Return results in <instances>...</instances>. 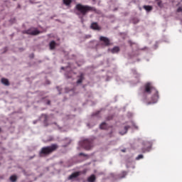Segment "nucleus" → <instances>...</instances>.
<instances>
[{"label": "nucleus", "instance_id": "nucleus-31", "mask_svg": "<svg viewBox=\"0 0 182 182\" xmlns=\"http://www.w3.org/2000/svg\"><path fill=\"white\" fill-rule=\"evenodd\" d=\"M142 153H146V151H144V150L142 149Z\"/></svg>", "mask_w": 182, "mask_h": 182}, {"label": "nucleus", "instance_id": "nucleus-1", "mask_svg": "<svg viewBox=\"0 0 182 182\" xmlns=\"http://www.w3.org/2000/svg\"><path fill=\"white\" fill-rule=\"evenodd\" d=\"M144 93H147V95L153 94L151 98V102H149L147 105H151L154 103H157L159 102V91L153 86V85L150 82H147L144 86Z\"/></svg>", "mask_w": 182, "mask_h": 182}, {"label": "nucleus", "instance_id": "nucleus-7", "mask_svg": "<svg viewBox=\"0 0 182 182\" xmlns=\"http://www.w3.org/2000/svg\"><path fill=\"white\" fill-rule=\"evenodd\" d=\"M90 27L91 29H94V31H100V26H99L97 23H92Z\"/></svg>", "mask_w": 182, "mask_h": 182}, {"label": "nucleus", "instance_id": "nucleus-13", "mask_svg": "<svg viewBox=\"0 0 182 182\" xmlns=\"http://www.w3.org/2000/svg\"><path fill=\"white\" fill-rule=\"evenodd\" d=\"M87 181L88 182H95V181H96V176L94 174L91 175L90 177H88Z\"/></svg>", "mask_w": 182, "mask_h": 182}, {"label": "nucleus", "instance_id": "nucleus-21", "mask_svg": "<svg viewBox=\"0 0 182 182\" xmlns=\"http://www.w3.org/2000/svg\"><path fill=\"white\" fill-rule=\"evenodd\" d=\"M79 156H83L84 157H89V155H87L86 154H83V153H80Z\"/></svg>", "mask_w": 182, "mask_h": 182}, {"label": "nucleus", "instance_id": "nucleus-24", "mask_svg": "<svg viewBox=\"0 0 182 182\" xmlns=\"http://www.w3.org/2000/svg\"><path fill=\"white\" fill-rule=\"evenodd\" d=\"M133 23H139V20L137 18H134L133 19Z\"/></svg>", "mask_w": 182, "mask_h": 182}, {"label": "nucleus", "instance_id": "nucleus-28", "mask_svg": "<svg viewBox=\"0 0 182 182\" xmlns=\"http://www.w3.org/2000/svg\"><path fill=\"white\" fill-rule=\"evenodd\" d=\"M129 43H130L131 46H132V45H134V43H133L132 41H129Z\"/></svg>", "mask_w": 182, "mask_h": 182}, {"label": "nucleus", "instance_id": "nucleus-23", "mask_svg": "<svg viewBox=\"0 0 182 182\" xmlns=\"http://www.w3.org/2000/svg\"><path fill=\"white\" fill-rule=\"evenodd\" d=\"M46 120H48V117L46 115V116H45V120H44V124H45V126H48V124H46Z\"/></svg>", "mask_w": 182, "mask_h": 182}, {"label": "nucleus", "instance_id": "nucleus-9", "mask_svg": "<svg viewBox=\"0 0 182 182\" xmlns=\"http://www.w3.org/2000/svg\"><path fill=\"white\" fill-rule=\"evenodd\" d=\"M111 53H119L120 52V48L119 46H114L113 48L109 50Z\"/></svg>", "mask_w": 182, "mask_h": 182}, {"label": "nucleus", "instance_id": "nucleus-26", "mask_svg": "<svg viewBox=\"0 0 182 182\" xmlns=\"http://www.w3.org/2000/svg\"><path fill=\"white\" fill-rule=\"evenodd\" d=\"M99 113H100V111H97L95 114H94L95 116H97V114H99Z\"/></svg>", "mask_w": 182, "mask_h": 182}, {"label": "nucleus", "instance_id": "nucleus-19", "mask_svg": "<svg viewBox=\"0 0 182 182\" xmlns=\"http://www.w3.org/2000/svg\"><path fill=\"white\" fill-rule=\"evenodd\" d=\"M127 176V172L126 171H124L121 173V177L122 178H124V177Z\"/></svg>", "mask_w": 182, "mask_h": 182}, {"label": "nucleus", "instance_id": "nucleus-12", "mask_svg": "<svg viewBox=\"0 0 182 182\" xmlns=\"http://www.w3.org/2000/svg\"><path fill=\"white\" fill-rule=\"evenodd\" d=\"M1 82L5 86H9V80L6 78H1Z\"/></svg>", "mask_w": 182, "mask_h": 182}, {"label": "nucleus", "instance_id": "nucleus-6", "mask_svg": "<svg viewBox=\"0 0 182 182\" xmlns=\"http://www.w3.org/2000/svg\"><path fill=\"white\" fill-rule=\"evenodd\" d=\"M100 42H102L104 46H110V40L105 36L100 37Z\"/></svg>", "mask_w": 182, "mask_h": 182}, {"label": "nucleus", "instance_id": "nucleus-25", "mask_svg": "<svg viewBox=\"0 0 182 182\" xmlns=\"http://www.w3.org/2000/svg\"><path fill=\"white\" fill-rule=\"evenodd\" d=\"M176 12H182V7H178Z\"/></svg>", "mask_w": 182, "mask_h": 182}, {"label": "nucleus", "instance_id": "nucleus-5", "mask_svg": "<svg viewBox=\"0 0 182 182\" xmlns=\"http://www.w3.org/2000/svg\"><path fill=\"white\" fill-rule=\"evenodd\" d=\"M23 33H26L27 35H32L33 36H36V35H39V33H41V31H39V30L36 28H30L27 31H25Z\"/></svg>", "mask_w": 182, "mask_h": 182}, {"label": "nucleus", "instance_id": "nucleus-15", "mask_svg": "<svg viewBox=\"0 0 182 182\" xmlns=\"http://www.w3.org/2000/svg\"><path fill=\"white\" fill-rule=\"evenodd\" d=\"M100 129H101L102 130H106V129H107V124H106V122H102L100 125Z\"/></svg>", "mask_w": 182, "mask_h": 182}, {"label": "nucleus", "instance_id": "nucleus-11", "mask_svg": "<svg viewBox=\"0 0 182 182\" xmlns=\"http://www.w3.org/2000/svg\"><path fill=\"white\" fill-rule=\"evenodd\" d=\"M56 42L55 41H52L49 43V48L50 50H55V48H56Z\"/></svg>", "mask_w": 182, "mask_h": 182}, {"label": "nucleus", "instance_id": "nucleus-8", "mask_svg": "<svg viewBox=\"0 0 182 182\" xmlns=\"http://www.w3.org/2000/svg\"><path fill=\"white\" fill-rule=\"evenodd\" d=\"M80 176V172H75L73 173L70 176H69V180H73V178H76V177H79Z\"/></svg>", "mask_w": 182, "mask_h": 182}, {"label": "nucleus", "instance_id": "nucleus-3", "mask_svg": "<svg viewBox=\"0 0 182 182\" xmlns=\"http://www.w3.org/2000/svg\"><path fill=\"white\" fill-rule=\"evenodd\" d=\"M59 149V146L56 144H53L50 146H43L41 148L38 153L39 157H48L50 154H52L53 151H56Z\"/></svg>", "mask_w": 182, "mask_h": 182}, {"label": "nucleus", "instance_id": "nucleus-10", "mask_svg": "<svg viewBox=\"0 0 182 182\" xmlns=\"http://www.w3.org/2000/svg\"><path fill=\"white\" fill-rule=\"evenodd\" d=\"M79 79L77 81V85H80V83H82L83 82V80H85V74L81 73L80 75V76H78Z\"/></svg>", "mask_w": 182, "mask_h": 182}, {"label": "nucleus", "instance_id": "nucleus-14", "mask_svg": "<svg viewBox=\"0 0 182 182\" xmlns=\"http://www.w3.org/2000/svg\"><path fill=\"white\" fill-rule=\"evenodd\" d=\"M144 9L146 11V12H150L151 11H153V6H144Z\"/></svg>", "mask_w": 182, "mask_h": 182}, {"label": "nucleus", "instance_id": "nucleus-4", "mask_svg": "<svg viewBox=\"0 0 182 182\" xmlns=\"http://www.w3.org/2000/svg\"><path fill=\"white\" fill-rule=\"evenodd\" d=\"M92 144H93V140L92 139H84L80 142L81 147H83L85 150H90Z\"/></svg>", "mask_w": 182, "mask_h": 182}, {"label": "nucleus", "instance_id": "nucleus-17", "mask_svg": "<svg viewBox=\"0 0 182 182\" xmlns=\"http://www.w3.org/2000/svg\"><path fill=\"white\" fill-rule=\"evenodd\" d=\"M129 129H130V126H125L124 129V132H120V134H126V133H127V131L129 130Z\"/></svg>", "mask_w": 182, "mask_h": 182}, {"label": "nucleus", "instance_id": "nucleus-2", "mask_svg": "<svg viewBox=\"0 0 182 182\" xmlns=\"http://www.w3.org/2000/svg\"><path fill=\"white\" fill-rule=\"evenodd\" d=\"M75 9L77 11V15L80 16L81 21H83V16L87 15L89 12H96V8L82 4H77L75 6Z\"/></svg>", "mask_w": 182, "mask_h": 182}, {"label": "nucleus", "instance_id": "nucleus-16", "mask_svg": "<svg viewBox=\"0 0 182 182\" xmlns=\"http://www.w3.org/2000/svg\"><path fill=\"white\" fill-rule=\"evenodd\" d=\"M63 2L66 6H70V4H72V0H63Z\"/></svg>", "mask_w": 182, "mask_h": 182}, {"label": "nucleus", "instance_id": "nucleus-22", "mask_svg": "<svg viewBox=\"0 0 182 182\" xmlns=\"http://www.w3.org/2000/svg\"><path fill=\"white\" fill-rule=\"evenodd\" d=\"M112 119H113V116L112 115H109L107 117V120L109 121V120H112Z\"/></svg>", "mask_w": 182, "mask_h": 182}, {"label": "nucleus", "instance_id": "nucleus-33", "mask_svg": "<svg viewBox=\"0 0 182 182\" xmlns=\"http://www.w3.org/2000/svg\"><path fill=\"white\" fill-rule=\"evenodd\" d=\"M84 173H86V171H84Z\"/></svg>", "mask_w": 182, "mask_h": 182}, {"label": "nucleus", "instance_id": "nucleus-30", "mask_svg": "<svg viewBox=\"0 0 182 182\" xmlns=\"http://www.w3.org/2000/svg\"><path fill=\"white\" fill-rule=\"evenodd\" d=\"M48 105H50V101H48Z\"/></svg>", "mask_w": 182, "mask_h": 182}, {"label": "nucleus", "instance_id": "nucleus-29", "mask_svg": "<svg viewBox=\"0 0 182 182\" xmlns=\"http://www.w3.org/2000/svg\"><path fill=\"white\" fill-rule=\"evenodd\" d=\"M61 69H62L63 70H65V67H62Z\"/></svg>", "mask_w": 182, "mask_h": 182}, {"label": "nucleus", "instance_id": "nucleus-20", "mask_svg": "<svg viewBox=\"0 0 182 182\" xmlns=\"http://www.w3.org/2000/svg\"><path fill=\"white\" fill-rule=\"evenodd\" d=\"M143 155L142 154H140L136 158V160H141V159H143Z\"/></svg>", "mask_w": 182, "mask_h": 182}, {"label": "nucleus", "instance_id": "nucleus-27", "mask_svg": "<svg viewBox=\"0 0 182 182\" xmlns=\"http://www.w3.org/2000/svg\"><path fill=\"white\" fill-rule=\"evenodd\" d=\"M121 151H122V153H126V149H122Z\"/></svg>", "mask_w": 182, "mask_h": 182}, {"label": "nucleus", "instance_id": "nucleus-32", "mask_svg": "<svg viewBox=\"0 0 182 182\" xmlns=\"http://www.w3.org/2000/svg\"><path fill=\"white\" fill-rule=\"evenodd\" d=\"M158 5H159V6H160V3H158Z\"/></svg>", "mask_w": 182, "mask_h": 182}, {"label": "nucleus", "instance_id": "nucleus-18", "mask_svg": "<svg viewBox=\"0 0 182 182\" xmlns=\"http://www.w3.org/2000/svg\"><path fill=\"white\" fill-rule=\"evenodd\" d=\"M17 179H18V178L15 175H13L10 177V181H11V182H15V181H16Z\"/></svg>", "mask_w": 182, "mask_h": 182}]
</instances>
